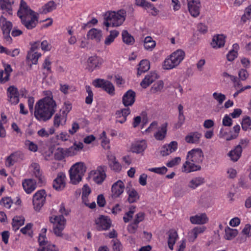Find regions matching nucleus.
<instances>
[{
	"mask_svg": "<svg viewBox=\"0 0 251 251\" xmlns=\"http://www.w3.org/2000/svg\"><path fill=\"white\" fill-rule=\"evenodd\" d=\"M240 78L242 80H245L249 76V74L245 69H241L238 73Z\"/></svg>",
	"mask_w": 251,
	"mask_h": 251,
	"instance_id": "nucleus-64",
	"label": "nucleus"
},
{
	"mask_svg": "<svg viewBox=\"0 0 251 251\" xmlns=\"http://www.w3.org/2000/svg\"><path fill=\"white\" fill-rule=\"evenodd\" d=\"M46 237L45 235L41 234L39 235L38 238V242L40 245V248L46 247L48 244H50L47 240H46Z\"/></svg>",
	"mask_w": 251,
	"mask_h": 251,
	"instance_id": "nucleus-58",
	"label": "nucleus"
},
{
	"mask_svg": "<svg viewBox=\"0 0 251 251\" xmlns=\"http://www.w3.org/2000/svg\"><path fill=\"white\" fill-rule=\"evenodd\" d=\"M242 128L244 130H247L249 128L251 129V119L247 116L243 119L241 123Z\"/></svg>",
	"mask_w": 251,
	"mask_h": 251,
	"instance_id": "nucleus-47",
	"label": "nucleus"
},
{
	"mask_svg": "<svg viewBox=\"0 0 251 251\" xmlns=\"http://www.w3.org/2000/svg\"><path fill=\"white\" fill-rule=\"evenodd\" d=\"M136 94L132 90L127 91L123 96L122 101L125 106H131L135 100Z\"/></svg>",
	"mask_w": 251,
	"mask_h": 251,
	"instance_id": "nucleus-14",
	"label": "nucleus"
},
{
	"mask_svg": "<svg viewBox=\"0 0 251 251\" xmlns=\"http://www.w3.org/2000/svg\"><path fill=\"white\" fill-rule=\"evenodd\" d=\"M25 145L31 151L36 152L38 150V146L34 142L28 140L25 141Z\"/></svg>",
	"mask_w": 251,
	"mask_h": 251,
	"instance_id": "nucleus-50",
	"label": "nucleus"
},
{
	"mask_svg": "<svg viewBox=\"0 0 251 251\" xmlns=\"http://www.w3.org/2000/svg\"><path fill=\"white\" fill-rule=\"evenodd\" d=\"M138 68L137 75H140L142 73L147 72L150 68V63L147 60H142L140 61Z\"/></svg>",
	"mask_w": 251,
	"mask_h": 251,
	"instance_id": "nucleus-37",
	"label": "nucleus"
},
{
	"mask_svg": "<svg viewBox=\"0 0 251 251\" xmlns=\"http://www.w3.org/2000/svg\"><path fill=\"white\" fill-rule=\"evenodd\" d=\"M110 35H108L105 39L104 44L106 45H109L114 40L115 38L118 36L119 33L117 30H112L110 32Z\"/></svg>",
	"mask_w": 251,
	"mask_h": 251,
	"instance_id": "nucleus-44",
	"label": "nucleus"
},
{
	"mask_svg": "<svg viewBox=\"0 0 251 251\" xmlns=\"http://www.w3.org/2000/svg\"><path fill=\"white\" fill-rule=\"evenodd\" d=\"M188 8L190 14L194 17L200 14L201 3L200 0H187Z\"/></svg>",
	"mask_w": 251,
	"mask_h": 251,
	"instance_id": "nucleus-12",
	"label": "nucleus"
},
{
	"mask_svg": "<svg viewBox=\"0 0 251 251\" xmlns=\"http://www.w3.org/2000/svg\"><path fill=\"white\" fill-rule=\"evenodd\" d=\"M149 170L151 172L155 173L158 174L164 175L167 171V168L165 167H162L160 168H150Z\"/></svg>",
	"mask_w": 251,
	"mask_h": 251,
	"instance_id": "nucleus-56",
	"label": "nucleus"
},
{
	"mask_svg": "<svg viewBox=\"0 0 251 251\" xmlns=\"http://www.w3.org/2000/svg\"><path fill=\"white\" fill-rule=\"evenodd\" d=\"M46 192L44 190L37 191L33 197L32 202L34 209L39 211L44 205L46 201Z\"/></svg>",
	"mask_w": 251,
	"mask_h": 251,
	"instance_id": "nucleus-7",
	"label": "nucleus"
},
{
	"mask_svg": "<svg viewBox=\"0 0 251 251\" xmlns=\"http://www.w3.org/2000/svg\"><path fill=\"white\" fill-rule=\"evenodd\" d=\"M205 182L204 178L201 176L194 177L189 182L188 186L194 189Z\"/></svg>",
	"mask_w": 251,
	"mask_h": 251,
	"instance_id": "nucleus-39",
	"label": "nucleus"
},
{
	"mask_svg": "<svg viewBox=\"0 0 251 251\" xmlns=\"http://www.w3.org/2000/svg\"><path fill=\"white\" fill-rule=\"evenodd\" d=\"M212 96L214 99L218 102L219 104H222L226 99V96L220 93L214 92Z\"/></svg>",
	"mask_w": 251,
	"mask_h": 251,
	"instance_id": "nucleus-49",
	"label": "nucleus"
},
{
	"mask_svg": "<svg viewBox=\"0 0 251 251\" xmlns=\"http://www.w3.org/2000/svg\"><path fill=\"white\" fill-rule=\"evenodd\" d=\"M86 171V167L82 162H78L73 165L69 170L71 182L76 185L82 180Z\"/></svg>",
	"mask_w": 251,
	"mask_h": 251,
	"instance_id": "nucleus-4",
	"label": "nucleus"
},
{
	"mask_svg": "<svg viewBox=\"0 0 251 251\" xmlns=\"http://www.w3.org/2000/svg\"><path fill=\"white\" fill-rule=\"evenodd\" d=\"M106 167L105 166H99L97 169L96 175L93 178L94 181L98 184H100L106 177L105 171Z\"/></svg>",
	"mask_w": 251,
	"mask_h": 251,
	"instance_id": "nucleus-19",
	"label": "nucleus"
},
{
	"mask_svg": "<svg viewBox=\"0 0 251 251\" xmlns=\"http://www.w3.org/2000/svg\"><path fill=\"white\" fill-rule=\"evenodd\" d=\"M25 218L23 216H15L12 219L13 229L16 231L21 226L24 224Z\"/></svg>",
	"mask_w": 251,
	"mask_h": 251,
	"instance_id": "nucleus-36",
	"label": "nucleus"
},
{
	"mask_svg": "<svg viewBox=\"0 0 251 251\" xmlns=\"http://www.w3.org/2000/svg\"><path fill=\"white\" fill-rule=\"evenodd\" d=\"M103 25L106 26V30L108 27L112 26H119L123 24L125 21L126 12L123 9L115 11H107L103 15Z\"/></svg>",
	"mask_w": 251,
	"mask_h": 251,
	"instance_id": "nucleus-2",
	"label": "nucleus"
},
{
	"mask_svg": "<svg viewBox=\"0 0 251 251\" xmlns=\"http://www.w3.org/2000/svg\"><path fill=\"white\" fill-rule=\"evenodd\" d=\"M155 42L151 36H147L145 38L144 46L146 50H151L155 46Z\"/></svg>",
	"mask_w": 251,
	"mask_h": 251,
	"instance_id": "nucleus-43",
	"label": "nucleus"
},
{
	"mask_svg": "<svg viewBox=\"0 0 251 251\" xmlns=\"http://www.w3.org/2000/svg\"><path fill=\"white\" fill-rule=\"evenodd\" d=\"M127 193L128 195L127 201L130 203L135 202L139 199L138 192L134 189L127 191Z\"/></svg>",
	"mask_w": 251,
	"mask_h": 251,
	"instance_id": "nucleus-41",
	"label": "nucleus"
},
{
	"mask_svg": "<svg viewBox=\"0 0 251 251\" xmlns=\"http://www.w3.org/2000/svg\"><path fill=\"white\" fill-rule=\"evenodd\" d=\"M122 39L123 42L127 45H133L134 43L133 37L126 30L122 32Z\"/></svg>",
	"mask_w": 251,
	"mask_h": 251,
	"instance_id": "nucleus-42",
	"label": "nucleus"
},
{
	"mask_svg": "<svg viewBox=\"0 0 251 251\" xmlns=\"http://www.w3.org/2000/svg\"><path fill=\"white\" fill-rule=\"evenodd\" d=\"M0 22L1 24L3 37L6 41L9 44L12 43V38L10 36V32L12 28V24L9 21H6L5 18L1 16L0 18Z\"/></svg>",
	"mask_w": 251,
	"mask_h": 251,
	"instance_id": "nucleus-8",
	"label": "nucleus"
},
{
	"mask_svg": "<svg viewBox=\"0 0 251 251\" xmlns=\"http://www.w3.org/2000/svg\"><path fill=\"white\" fill-rule=\"evenodd\" d=\"M112 248L114 251H120L122 249L121 242L117 239L112 240Z\"/></svg>",
	"mask_w": 251,
	"mask_h": 251,
	"instance_id": "nucleus-52",
	"label": "nucleus"
},
{
	"mask_svg": "<svg viewBox=\"0 0 251 251\" xmlns=\"http://www.w3.org/2000/svg\"><path fill=\"white\" fill-rule=\"evenodd\" d=\"M206 227L205 226L195 227L188 233V240L190 242H194L198 237L199 234L203 233Z\"/></svg>",
	"mask_w": 251,
	"mask_h": 251,
	"instance_id": "nucleus-27",
	"label": "nucleus"
},
{
	"mask_svg": "<svg viewBox=\"0 0 251 251\" xmlns=\"http://www.w3.org/2000/svg\"><path fill=\"white\" fill-rule=\"evenodd\" d=\"M237 52L234 50H230L228 54L226 55L227 59L229 61H232L237 56Z\"/></svg>",
	"mask_w": 251,
	"mask_h": 251,
	"instance_id": "nucleus-60",
	"label": "nucleus"
},
{
	"mask_svg": "<svg viewBox=\"0 0 251 251\" xmlns=\"http://www.w3.org/2000/svg\"><path fill=\"white\" fill-rule=\"evenodd\" d=\"M8 97L9 96H19V93L16 87L14 86H11L7 89Z\"/></svg>",
	"mask_w": 251,
	"mask_h": 251,
	"instance_id": "nucleus-53",
	"label": "nucleus"
},
{
	"mask_svg": "<svg viewBox=\"0 0 251 251\" xmlns=\"http://www.w3.org/2000/svg\"><path fill=\"white\" fill-rule=\"evenodd\" d=\"M41 55V53H38L37 52H34L28 51L26 56V60L28 62H31L30 64V66L31 64H36L38 62V58Z\"/></svg>",
	"mask_w": 251,
	"mask_h": 251,
	"instance_id": "nucleus-38",
	"label": "nucleus"
},
{
	"mask_svg": "<svg viewBox=\"0 0 251 251\" xmlns=\"http://www.w3.org/2000/svg\"><path fill=\"white\" fill-rule=\"evenodd\" d=\"M108 160V164L112 170L116 172H119L122 167L118 161L116 160L115 155L111 153H108L107 155Z\"/></svg>",
	"mask_w": 251,
	"mask_h": 251,
	"instance_id": "nucleus-23",
	"label": "nucleus"
},
{
	"mask_svg": "<svg viewBox=\"0 0 251 251\" xmlns=\"http://www.w3.org/2000/svg\"><path fill=\"white\" fill-rule=\"evenodd\" d=\"M22 185L24 189L27 194H30L36 188V182L33 179H25Z\"/></svg>",
	"mask_w": 251,
	"mask_h": 251,
	"instance_id": "nucleus-25",
	"label": "nucleus"
},
{
	"mask_svg": "<svg viewBox=\"0 0 251 251\" xmlns=\"http://www.w3.org/2000/svg\"><path fill=\"white\" fill-rule=\"evenodd\" d=\"M96 87L102 88L104 90L111 95L115 94V88L113 84L108 80L102 79H96L93 82Z\"/></svg>",
	"mask_w": 251,
	"mask_h": 251,
	"instance_id": "nucleus-10",
	"label": "nucleus"
},
{
	"mask_svg": "<svg viewBox=\"0 0 251 251\" xmlns=\"http://www.w3.org/2000/svg\"><path fill=\"white\" fill-rule=\"evenodd\" d=\"M242 152V147L240 145L236 146L235 149L230 151L228 155L230 157V159L233 161H237L241 155Z\"/></svg>",
	"mask_w": 251,
	"mask_h": 251,
	"instance_id": "nucleus-30",
	"label": "nucleus"
},
{
	"mask_svg": "<svg viewBox=\"0 0 251 251\" xmlns=\"http://www.w3.org/2000/svg\"><path fill=\"white\" fill-rule=\"evenodd\" d=\"M226 37L223 34L215 35L211 43V45L213 48H219L224 46Z\"/></svg>",
	"mask_w": 251,
	"mask_h": 251,
	"instance_id": "nucleus-26",
	"label": "nucleus"
},
{
	"mask_svg": "<svg viewBox=\"0 0 251 251\" xmlns=\"http://www.w3.org/2000/svg\"><path fill=\"white\" fill-rule=\"evenodd\" d=\"M201 170V167L198 164L195 162H191L190 160H187L183 164L182 171L186 173H190L191 172L199 171Z\"/></svg>",
	"mask_w": 251,
	"mask_h": 251,
	"instance_id": "nucleus-18",
	"label": "nucleus"
},
{
	"mask_svg": "<svg viewBox=\"0 0 251 251\" xmlns=\"http://www.w3.org/2000/svg\"><path fill=\"white\" fill-rule=\"evenodd\" d=\"M184 57V51L181 50H177L172 53L168 58L165 60L163 68L169 70L175 68L183 60Z\"/></svg>",
	"mask_w": 251,
	"mask_h": 251,
	"instance_id": "nucleus-5",
	"label": "nucleus"
},
{
	"mask_svg": "<svg viewBox=\"0 0 251 251\" xmlns=\"http://www.w3.org/2000/svg\"><path fill=\"white\" fill-rule=\"evenodd\" d=\"M185 120V118L184 114H178V121L175 125L174 128L176 129L179 128L184 123Z\"/></svg>",
	"mask_w": 251,
	"mask_h": 251,
	"instance_id": "nucleus-54",
	"label": "nucleus"
},
{
	"mask_svg": "<svg viewBox=\"0 0 251 251\" xmlns=\"http://www.w3.org/2000/svg\"><path fill=\"white\" fill-rule=\"evenodd\" d=\"M59 211L62 214L65 215L68 214V212L66 211L63 204H61ZM50 223L54 224L53 227V233L57 236H61L62 235V231L64 229L66 224V219L64 216L61 215L60 216H56L53 218L50 217Z\"/></svg>",
	"mask_w": 251,
	"mask_h": 251,
	"instance_id": "nucleus-3",
	"label": "nucleus"
},
{
	"mask_svg": "<svg viewBox=\"0 0 251 251\" xmlns=\"http://www.w3.org/2000/svg\"><path fill=\"white\" fill-rule=\"evenodd\" d=\"M167 123L161 125L158 130L154 134V137L157 140H163L166 136L167 131Z\"/></svg>",
	"mask_w": 251,
	"mask_h": 251,
	"instance_id": "nucleus-29",
	"label": "nucleus"
},
{
	"mask_svg": "<svg viewBox=\"0 0 251 251\" xmlns=\"http://www.w3.org/2000/svg\"><path fill=\"white\" fill-rule=\"evenodd\" d=\"M201 135V134L198 132H192L187 135L185 139L188 143L196 144L199 142Z\"/></svg>",
	"mask_w": 251,
	"mask_h": 251,
	"instance_id": "nucleus-33",
	"label": "nucleus"
},
{
	"mask_svg": "<svg viewBox=\"0 0 251 251\" xmlns=\"http://www.w3.org/2000/svg\"><path fill=\"white\" fill-rule=\"evenodd\" d=\"M0 7L2 10H5L7 11L9 15H12V8L11 4L5 3V2H2L0 4Z\"/></svg>",
	"mask_w": 251,
	"mask_h": 251,
	"instance_id": "nucleus-63",
	"label": "nucleus"
},
{
	"mask_svg": "<svg viewBox=\"0 0 251 251\" xmlns=\"http://www.w3.org/2000/svg\"><path fill=\"white\" fill-rule=\"evenodd\" d=\"M159 76L155 72H151L146 75L145 78L140 83V85L143 88H147L150 85L153 83L156 79H158Z\"/></svg>",
	"mask_w": 251,
	"mask_h": 251,
	"instance_id": "nucleus-17",
	"label": "nucleus"
},
{
	"mask_svg": "<svg viewBox=\"0 0 251 251\" xmlns=\"http://www.w3.org/2000/svg\"><path fill=\"white\" fill-rule=\"evenodd\" d=\"M31 166L33 168V174L37 179L38 184L42 186L45 184L46 180L44 176L42 175L39 165L37 163H32Z\"/></svg>",
	"mask_w": 251,
	"mask_h": 251,
	"instance_id": "nucleus-22",
	"label": "nucleus"
},
{
	"mask_svg": "<svg viewBox=\"0 0 251 251\" xmlns=\"http://www.w3.org/2000/svg\"><path fill=\"white\" fill-rule=\"evenodd\" d=\"M225 238L227 240H231L234 238L238 234V230L236 229L226 227L225 229Z\"/></svg>",
	"mask_w": 251,
	"mask_h": 251,
	"instance_id": "nucleus-40",
	"label": "nucleus"
},
{
	"mask_svg": "<svg viewBox=\"0 0 251 251\" xmlns=\"http://www.w3.org/2000/svg\"><path fill=\"white\" fill-rule=\"evenodd\" d=\"M147 148V144L145 140L137 141L133 143L130 150L132 152L140 153L144 151Z\"/></svg>",
	"mask_w": 251,
	"mask_h": 251,
	"instance_id": "nucleus-24",
	"label": "nucleus"
},
{
	"mask_svg": "<svg viewBox=\"0 0 251 251\" xmlns=\"http://www.w3.org/2000/svg\"><path fill=\"white\" fill-rule=\"evenodd\" d=\"M83 148V144L81 142L78 144L75 143L74 146L67 149V153L68 156L75 155L78 151L81 150Z\"/></svg>",
	"mask_w": 251,
	"mask_h": 251,
	"instance_id": "nucleus-35",
	"label": "nucleus"
},
{
	"mask_svg": "<svg viewBox=\"0 0 251 251\" xmlns=\"http://www.w3.org/2000/svg\"><path fill=\"white\" fill-rule=\"evenodd\" d=\"M15 156L14 154H11L8 156L6 159L5 164L7 167H10L13 166L16 162L15 159Z\"/></svg>",
	"mask_w": 251,
	"mask_h": 251,
	"instance_id": "nucleus-57",
	"label": "nucleus"
},
{
	"mask_svg": "<svg viewBox=\"0 0 251 251\" xmlns=\"http://www.w3.org/2000/svg\"><path fill=\"white\" fill-rule=\"evenodd\" d=\"M34 11L31 10L27 5L26 3L24 0H21L20 2V6L19 10L17 12L18 16L20 15L28 14L29 13H33Z\"/></svg>",
	"mask_w": 251,
	"mask_h": 251,
	"instance_id": "nucleus-34",
	"label": "nucleus"
},
{
	"mask_svg": "<svg viewBox=\"0 0 251 251\" xmlns=\"http://www.w3.org/2000/svg\"><path fill=\"white\" fill-rule=\"evenodd\" d=\"M125 185L121 180H118L114 183L111 188L112 197L116 198L119 197L124 192Z\"/></svg>",
	"mask_w": 251,
	"mask_h": 251,
	"instance_id": "nucleus-16",
	"label": "nucleus"
},
{
	"mask_svg": "<svg viewBox=\"0 0 251 251\" xmlns=\"http://www.w3.org/2000/svg\"><path fill=\"white\" fill-rule=\"evenodd\" d=\"M19 17L21 23L27 29L30 30L35 28L38 23L39 14L35 12L21 15Z\"/></svg>",
	"mask_w": 251,
	"mask_h": 251,
	"instance_id": "nucleus-6",
	"label": "nucleus"
},
{
	"mask_svg": "<svg viewBox=\"0 0 251 251\" xmlns=\"http://www.w3.org/2000/svg\"><path fill=\"white\" fill-rule=\"evenodd\" d=\"M190 221L192 224L203 225L207 223L208 218L205 213H201L191 216Z\"/></svg>",
	"mask_w": 251,
	"mask_h": 251,
	"instance_id": "nucleus-21",
	"label": "nucleus"
},
{
	"mask_svg": "<svg viewBox=\"0 0 251 251\" xmlns=\"http://www.w3.org/2000/svg\"><path fill=\"white\" fill-rule=\"evenodd\" d=\"M145 218V213L140 212L135 215V218L134 220V224H138L140 222L143 221Z\"/></svg>",
	"mask_w": 251,
	"mask_h": 251,
	"instance_id": "nucleus-61",
	"label": "nucleus"
},
{
	"mask_svg": "<svg viewBox=\"0 0 251 251\" xmlns=\"http://www.w3.org/2000/svg\"><path fill=\"white\" fill-rule=\"evenodd\" d=\"M37 251H59V249L53 244H48L46 247L39 248Z\"/></svg>",
	"mask_w": 251,
	"mask_h": 251,
	"instance_id": "nucleus-51",
	"label": "nucleus"
},
{
	"mask_svg": "<svg viewBox=\"0 0 251 251\" xmlns=\"http://www.w3.org/2000/svg\"><path fill=\"white\" fill-rule=\"evenodd\" d=\"M204 158V155L201 149H194L189 151L186 157V159L196 164L202 163Z\"/></svg>",
	"mask_w": 251,
	"mask_h": 251,
	"instance_id": "nucleus-9",
	"label": "nucleus"
},
{
	"mask_svg": "<svg viewBox=\"0 0 251 251\" xmlns=\"http://www.w3.org/2000/svg\"><path fill=\"white\" fill-rule=\"evenodd\" d=\"M96 224L97 225V230L100 231L107 230L111 226V220L107 217L101 215L98 219L96 220Z\"/></svg>",
	"mask_w": 251,
	"mask_h": 251,
	"instance_id": "nucleus-11",
	"label": "nucleus"
},
{
	"mask_svg": "<svg viewBox=\"0 0 251 251\" xmlns=\"http://www.w3.org/2000/svg\"><path fill=\"white\" fill-rule=\"evenodd\" d=\"M87 36L89 38L99 42L102 37L101 31L96 28H92L88 31Z\"/></svg>",
	"mask_w": 251,
	"mask_h": 251,
	"instance_id": "nucleus-32",
	"label": "nucleus"
},
{
	"mask_svg": "<svg viewBox=\"0 0 251 251\" xmlns=\"http://www.w3.org/2000/svg\"><path fill=\"white\" fill-rule=\"evenodd\" d=\"M164 83L162 80H159L151 88V91L152 93H155L157 92L160 91L163 88Z\"/></svg>",
	"mask_w": 251,
	"mask_h": 251,
	"instance_id": "nucleus-46",
	"label": "nucleus"
},
{
	"mask_svg": "<svg viewBox=\"0 0 251 251\" xmlns=\"http://www.w3.org/2000/svg\"><path fill=\"white\" fill-rule=\"evenodd\" d=\"M180 157H176L174 159L168 162L166 165L168 167H173V166L178 164L180 162Z\"/></svg>",
	"mask_w": 251,
	"mask_h": 251,
	"instance_id": "nucleus-62",
	"label": "nucleus"
},
{
	"mask_svg": "<svg viewBox=\"0 0 251 251\" xmlns=\"http://www.w3.org/2000/svg\"><path fill=\"white\" fill-rule=\"evenodd\" d=\"M65 109L62 111V117H67L68 113L71 110L72 106V104L69 101L64 102Z\"/></svg>",
	"mask_w": 251,
	"mask_h": 251,
	"instance_id": "nucleus-55",
	"label": "nucleus"
},
{
	"mask_svg": "<svg viewBox=\"0 0 251 251\" xmlns=\"http://www.w3.org/2000/svg\"><path fill=\"white\" fill-rule=\"evenodd\" d=\"M177 148V143L176 141H172L167 145L163 146L160 151L161 154L164 156L169 155L176 151Z\"/></svg>",
	"mask_w": 251,
	"mask_h": 251,
	"instance_id": "nucleus-20",
	"label": "nucleus"
},
{
	"mask_svg": "<svg viewBox=\"0 0 251 251\" xmlns=\"http://www.w3.org/2000/svg\"><path fill=\"white\" fill-rule=\"evenodd\" d=\"M168 238V245L170 249L172 250L173 246L176 243V240L178 238V234L177 232L175 229H170L167 233Z\"/></svg>",
	"mask_w": 251,
	"mask_h": 251,
	"instance_id": "nucleus-28",
	"label": "nucleus"
},
{
	"mask_svg": "<svg viewBox=\"0 0 251 251\" xmlns=\"http://www.w3.org/2000/svg\"><path fill=\"white\" fill-rule=\"evenodd\" d=\"M65 175L63 173H59L57 177L53 180V187L57 191H61L65 187Z\"/></svg>",
	"mask_w": 251,
	"mask_h": 251,
	"instance_id": "nucleus-15",
	"label": "nucleus"
},
{
	"mask_svg": "<svg viewBox=\"0 0 251 251\" xmlns=\"http://www.w3.org/2000/svg\"><path fill=\"white\" fill-rule=\"evenodd\" d=\"M12 71L11 66L7 64L4 69V70L0 71V82L5 83L9 80L11 72Z\"/></svg>",
	"mask_w": 251,
	"mask_h": 251,
	"instance_id": "nucleus-31",
	"label": "nucleus"
},
{
	"mask_svg": "<svg viewBox=\"0 0 251 251\" xmlns=\"http://www.w3.org/2000/svg\"><path fill=\"white\" fill-rule=\"evenodd\" d=\"M56 8V4L55 2L53 1H50L47 3H46L44 7H43V11L42 13L46 14L48 12H50L55 9Z\"/></svg>",
	"mask_w": 251,
	"mask_h": 251,
	"instance_id": "nucleus-45",
	"label": "nucleus"
},
{
	"mask_svg": "<svg viewBox=\"0 0 251 251\" xmlns=\"http://www.w3.org/2000/svg\"><path fill=\"white\" fill-rule=\"evenodd\" d=\"M56 108V102L52 98L46 97L36 103L34 116L39 121H48L55 113Z\"/></svg>",
	"mask_w": 251,
	"mask_h": 251,
	"instance_id": "nucleus-1",
	"label": "nucleus"
},
{
	"mask_svg": "<svg viewBox=\"0 0 251 251\" xmlns=\"http://www.w3.org/2000/svg\"><path fill=\"white\" fill-rule=\"evenodd\" d=\"M130 109L129 108H124L118 110L116 112L117 119H119L124 116H127L130 114Z\"/></svg>",
	"mask_w": 251,
	"mask_h": 251,
	"instance_id": "nucleus-48",
	"label": "nucleus"
},
{
	"mask_svg": "<svg viewBox=\"0 0 251 251\" xmlns=\"http://www.w3.org/2000/svg\"><path fill=\"white\" fill-rule=\"evenodd\" d=\"M12 203V202L11 199L8 197L2 198L0 201L1 205H3L7 208H10Z\"/></svg>",
	"mask_w": 251,
	"mask_h": 251,
	"instance_id": "nucleus-59",
	"label": "nucleus"
},
{
	"mask_svg": "<svg viewBox=\"0 0 251 251\" xmlns=\"http://www.w3.org/2000/svg\"><path fill=\"white\" fill-rule=\"evenodd\" d=\"M87 68L90 72H93L94 70L99 68L102 63V60L97 56H92L88 58L87 60Z\"/></svg>",
	"mask_w": 251,
	"mask_h": 251,
	"instance_id": "nucleus-13",
	"label": "nucleus"
}]
</instances>
